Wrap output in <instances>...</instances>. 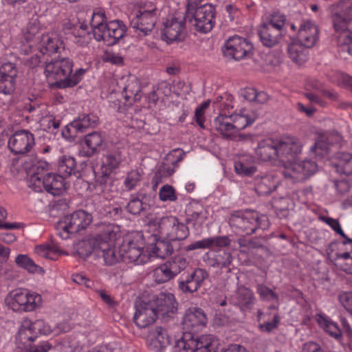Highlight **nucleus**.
I'll return each mask as SVG.
<instances>
[{"label":"nucleus","instance_id":"nucleus-1","mask_svg":"<svg viewBox=\"0 0 352 352\" xmlns=\"http://www.w3.org/2000/svg\"><path fill=\"white\" fill-rule=\"evenodd\" d=\"M122 236L120 227L109 224L102 232L90 239L92 250L102 255L107 265H113L120 261L130 263L132 261V241L124 239L117 252L116 243Z\"/></svg>","mask_w":352,"mask_h":352},{"label":"nucleus","instance_id":"nucleus-2","mask_svg":"<svg viewBox=\"0 0 352 352\" xmlns=\"http://www.w3.org/2000/svg\"><path fill=\"white\" fill-rule=\"evenodd\" d=\"M74 62L69 58L45 61L44 74L50 81H56L59 88L73 87L84 78L87 69L78 68L73 72Z\"/></svg>","mask_w":352,"mask_h":352},{"label":"nucleus","instance_id":"nucleus-3","mask_svg":"<svg viewBox=\"0 0 352 352\" xmlns=\"http://www.w3.org/2000/svg\"><path fill=\"white\" fill-rule=\"evenodd\" d=\"M49 164L45 161H38L33 165V172L28 180V186L35 192H47L56 196L65 189V179L60 174L48 173Z\"/></svg>","mask_w":352,"mask_h":352},{"label":"nucleus","instance_id":"nucleus-4","mask_svg":"<svg viewBox=\"0 0 352 352\" xmlns=\"http://www.w3.org/2000/svg\"><path fill=\"white\" fill-rule=\"evenodd\" d=\"M339 6V3L332 4L329 10L332 15L334 28L340 32L338 45L343 52L352 55V5L346 3L340 11H338Z\"/></svg>","mask_w":352,"mask_h":352},{"label":"nucleus","instance_id":"nucleus-5","mask_svg":"<svg viewBox=\"0 0 352 352\" xmlns=\"http://www.w3.org/2000/svg\"><path fill=\"white\" fill-rule=\"evenodd\" d=\"M219 340L212 335H202L195 338L190 332H186L173 346L175 352H217Z\"/></svg>","mask_w":352,"mask_h":352},{"label":"nucleus","instance_id":"nucleus-6","mask_svg":"<svg viewBox=\"0 0 352 352\" xmlns=\"http://www.w3.org/2000/svg\"><path fill=\"white\" fill-rule=\"evenodd\" d=\"M215 14L216 10L212 4L189 6L187 3L184 20L192 23L197 32L207 33L214 27Z\"/></svg>","mask_w":352,"mask_h":352},{"label":"nucleus","instance_id":"nucleus-7","mask_svg":"<svg viewBox=\"0 0 352 352\" xmlns=\"http://www.w3.org/2000/svg\"><path fill=\"white\" fill-rule=\"evenodd\" d=\"M7 306L14 311H32L42 305V297L36 292L26 289H16L9 292L5 300Z\"/></svg>","mask_w":352,"mask_h":352},{"label":"nucleus","instance_id":"nucleus-8","mask_svg":"<svg viewBox=\"0 0 352 352\" xmlns=\"http://www.w3.org/2000/svg\"><path fill=\"white\" fill-rule=\"evenodd\" d=\"M265 217H258L250 212L236 211L232 213L229 218L230 227L238 232L245 233L247 235L253 234L256 229H265L267 226Z\"/></svg>","mask_w":352,"mask_h":352},{"label":"nucleus","instance_id":"nucleus-9","mask_svg":"<svg viewBox=\"0 0 352 352\" xmlns=\"http://www.w3.org/2000/svg\"><path fill=\"white\" fill-rule=\"evenodd\" d=\"M91 214L82 210L75 211L71 214L66 215L60 221L57 226L58 236L63 239H67L70 234L85 229L91 222Z\"/></svg>","mask_w":352,"mask_h":352},{"label":"nucleus","instance_id":"nucleus-10","mask_svg":"<svg viewBox=\"0 0 352 352\" xmlns=\"http://www.w3.org/2000/svg\"><path fill=\"white\" fill-rule=\"evenodd\" d=\"M36 338L29 324V320H23L16 336L18 349L14 352H48L52 345L47 342H42L38 345L30 346L28 348V342H33Z\"/></svg>","mask_w":352,"mask_h":352},{"label":"nucleus","instance_id":"nucleus-11","mask_svg":"<svg viewBox=\"0 0 352 352\" xmlns=\"http://www.w3.org/2000/svg\"><path fill=\"white\" fill-rule=\"evenodd\" d=\"M318 170L316 162L305 160L300 162L291 163L282 170L284 177L292 183L303 182Z\"/></svg>","mask_w":352,"mask_h":352},{"label":"nucleus","instance_id":"nucleus-12","mask_svg":"<svg viewBox=\"0 0 352 352\" xmlns=\"http://www.w3.org/2000/svg\"><path fill=\"white\" fill-rule=\"evenodd\" d=\"M158 230L161 234L173 241L184 240L190 233L186 225L173 216L162 217L158 223Z\"/></svg>","mask_w":352,"mask_h":352},{"label":"nucleus","instance_id":"nucleus-13","mask_svg":"<svg viewBox=\"0 0 352 352\" xmlns=\"http://www.w3.org/2000/svg\"><path fill=\"white\" fill-rule=\"evenodd\" d=\"M209 276L208 272L202 268H195L182 274L177 281L179 291L185 294H192L197 292L204 281Z\"/></svg>","mask_w":352,"mask_h":352},{"label":"nucleus","instance_id":"nucleus-14","mask_svg":"<svg viewBox=\"0 0 352 352\" xmlns=\"http://www.w3.org/2000/svg\"><path fill=\"white\" fill-rule=\"evenodd\" d=\"M222 50L226 56L240 60L252 55L253 46L246 38L234 36L227 40Z\"/></svg>","mask_w":352,"mask_h":352},{"label":"nucleus","instance_id":"nucleus-15","mask_svg":"<svg viewBox=\"0 0 352 352\" xmlns=\"http://www.w3.org/2000/svg\"><path fill=\"white\" fill-rule=\"evenodd\" d=\"M157 312L164 320L173 318L177 311L178 302L173 293L162 292L151 300Z\"/></svg>","mask_w":352,"mask_h":352},{"label":"nucleus","instance_id":"nucleus-16","mask_svg":"<svg viewBox=\"0 0 352 352\" xmlns=\"http://www.w3.org/2000/svg\"><path fill=\"white\" fill-rule=\"evenodd\" d=\"M135 307L133 320L140 328H145L153 324L160 316L151 300L146 302L140 298L137 299Z\"/></svg>","mask_w":352,"mask_h":352},{"label":"nucleus","instance_id":"nucleus-17","mask_svg":"<svg viewBox=\"0 0 352 352\" xmlns=\"http://www.w3.org/2000/svg\"><path fill=\"white\" fill-rule=\"evenodd\" d=\"M34 144V136L28 130H19L14 132L8 140V147L15 155L25 154L30 152Z\"/></svg>","mask_w":352,"mask_h":352},{"label":"nucleus","instance_id":"nucleus-18","mask_svg":"<svg viewBox=\"0 0 352 352\" xmlns=\"http://www.w3.org/2000/svg\"><path fill=\"white\" fill-rule=\"evenodd\" d=\"M276 144L278 158L283 162L294 160L302 151V144L295 137H283Z\"/></svg>","mask_w":352,"mask_h":352},{"label":"nucleus","instance_id":"nucleus-19","mask_svg":"<svg viewBox=\"0 0 352 352\" xmlns=\"http://www.w3.org/2000/svg\"><path fill=\"white\" fill-rule=\"evenodd\" d=\"M170 344L167 329L161 326L151 329L147 336V345L152 352H165Z\"/></svg>","mask_w":352,"mask_h":352},{"label":"nucleus","instance_id":"nucleus-20","mask_svg":"<svg viewBox=\"0 0 352 352\" xmlns=\"http://www.w3.org/2000/svg\"><path fill=\"white\" fill-rule=\"evenodd\" d=\"M126 34V27L122 21L113 20L106 25L102 32V38L97 41H102L105 45L111 46L116 45Z\"/></svg>","mask_w":352,"mask_h":352},{"label":"nucleus","instance_id":"nucleus-21","mask_svg":"<svg viewBox=\"0 0 352 352\" xmlns=\"http://www.w3.org/2000/svg\"><path fill=\"white\" fill-rule=\"evenodd\" d=\"M186 22L184 16L180 20L175 17L168 20L164 23V28L162 34V39L168 43L183 41L186 36L184 31Z\"/></svg>","mask_w":352,"mask_h":352},{"label":"nucleus","instance_id":"nucleus-22","mask_svg":"<svg viewBox=\"0 0 352 352\" xmlns=\"http://www.w3.org/2000/svg\"><path fill=\"white\" fill-rule=\"evenodd\" d=\"M207 320L206 315L201 308L191 307L184 316L183 324L188 331L197 332L206 326Z\"/></svg>","mask_w":352,"mask_h":352},{"label":"nucleus","instance_id":"nucleus-23","mask_svg":"<svg viewBox=\"0 0 352 352\" xmlns=\"http://www.w3.org/2000/svg\"><path fill=\"white\" fill-rule=\"evenodd\" d=\"M120 162V155L117 153L104 154L102 158L100 170L95 172L96 177H98V181L100 183H105L108 177L118 168Z\"/></svg>","mask_w":352,"mask_h":352},{"label":"nucleus","instance_id":"nucleus-24","mask_svg":"<svg viewBox=\"0 0 352 352\" xmlns=\"http://www.w3.org/2000/svg\"><path fill=\"white\" fill-rule=\"evenodd\" d=\"M104 138L99 132H92L84 137L80 153L85 157H91L98 153L102 148Z\"/></svg>","mask_w":352,"mask_h":352},{"label":"nucleus","instance_id":"nucleus-25","mask_svg":"<svg viewBox=\"0 0 352 352\" xmlns=\"http://www.w3.org/2000/svg\"><path fill=\"white\" fill-rule=\"evenodd\" d=\"M98 118L94 113H82L78 116V118L75 119L71 122L69 126H67L65 130L63 131L62 134L65 138L69 137V127L74 128L77 132H81L83 130L95 127L98 122Z\"/></svg>","mask_w":352,"mask_h":352},{"label":"nucleus","instance_id":"nucleus-26","mask_svg":"<svg viewBox=\"0 0 352 352\" xmlns=\"http://www.w3.org/2000/svg\"><path fill=\"white\" fill-rule=\"evenodd\" d=\"M185 154L186 153L182 149L173 150L172 153L168 154L164 159L158 172L163 177L172 175L175 173V168L184 159Z\"/></svg>","mask_w":352,"mask_h":352},{"label":"nucleus","instance_id":"nucleus-27","mask_svg":"<svg viewBox=\"0 0 352 352\" xmlns=\"http://www.w3.org/2000/svg\"><path fill=\"white\" fill-rule=\"evenodd\" d=\"M65 29L70 31L72 36V40L74 43L80 46L87 45L91 39L92 32L89 30L88 26L85 23L73 25L70 23L64 24Z\"/></svg>","mask_w":352,"mask_h":352},{"label":"nucleus","instance_id":"nucleus-28","mask_svg":"<svg viewBox=\"0 0 352 352\" xmlns=\"http://www.w3.org/2000/svg\"><path fill=\"white\" fill-rule=\"evenodd\" d=\"M38 47L43 55L51 56L63 48V41L55 34H42Z\"/></svg>","mask_w":352,"mask_h":352},{"label":"nucleus","instance_id":"nucleus-29","mask_svg":"<svg viewBox=\"0 0 352 352\" xmlns=\"http://www.w3.org/2000/svg\"><path fill=\"white\" fill-rule=\"evenodd\" d=\"M255 154L258 160L263 162H270L278 158L277 144L272 139L261 141L256 148Z\"/></svg>","mask_w":352,"mask_h":352},{"label":"nucleus","instance_id":"nucleus-30","mask_svg":"<svg viewBox=\"0 0 352 352\" xmlns=\"http://www.w3.org/2000/svg\"><path fill=\"white\" fill-rule=\"evenodd\" d=\"M144 236L142 231L133 232V264L142 265L150 260L149 254L144 252Z\"/></svg>","mask_w":352,"mask_h":352},{"label":"nucleus","instance_id":"nucleus-31","mask_svg":"<svg viewBox=\"0 0 352 352\" xmlns=\"http://www.w3.org/2000/svg\"><path fill=\"white\" fill-rule=\"evenodd\" d=\"M318 28L311 22L301 25L298 34V42L306 48L313 47L318 39Z\"/></svg>","mask_w":352,"mask_h":352},{"label":"nucleus","instance_id":"nucleus-32","mask_svg":"<svg viewBox=\"0 0 352 352\" xmlns=\"http://www.w3.org/2000/svg\"><path fill=\"white\" fill-rule=\"evenodd\" d=\"M107 19L103 9L98 8L93 10L91 15L90 25L94 38L98 41L102 38V32L107 25Z\"/></svg>","mask_w":352,"mask_h":352},{"label":"nucleus","instance_id":"nucleus-33","mask_svg":"<svg viewBox=\"0 0 352 352\" xmlns=\"http://www.w3.org/2000/svg\"><path fill=\"white\" fill-rule=\"evenodd\" d=\"M258 35L264 46L273 47L283 39V32L262 24L258 30Z\"/></svg>","mask_w":352,"mask_h":352},{"label":"nucleus","instance_id":"nucleus-34","mask_svg":"<svg viewBox=\"0 0 352 352\" xmlns=\"http://www.w3.org/2000/svg\"><path fill=\"white\" fill-rule=\"evenodd\" d=\"M213 128L227 139H233L236 135L230 116L220 113L212 122Z\"/></svg>","mask_w":352,"mask_h":352},{"label":"nucleus","instance_id":"nucleus-35","mask_svg":"<svg viewBox=\"0 0 352 352\" xmlns=\"http://www.w3.org/2000/svg\"><path fill=\"white\" fill-rule=\"evenodd\" d=\"M43 109L44 106L30 105L28 107L29 112H36L37 113L36 116L38 117L40 126L44 131L58 129L60 126V120L50 113H42L40 117L38 113Z\"/></svg>","mask_w":352,"mask_h":352},{"label":"nucleus","instance_id":"nucleus-36","mask_svg":"<svg viewBox=\"0 0 352 352\" xmlns=\"http://www.w3.org/2000/svg\"><path fill=\"white\" fill-rule=\"evenodd\" d=\"M16 78L0 77V106L8 107L13 102Z\"/></svg>","mask_w":352,"mask_h":352},{"label":"nucleus","instance_id":"nucleus-37","mask_svg":"<svg viewBox=\"0 0 352 352\" xmlns=\"http://www.w3.org/2000/svg\"><path fill=\"white\" fill-rule=\"evenodd\" d=\"M150 236L154 241L152 244L150 251L157 258L164 259L170 256L174 248L170 239H158L157 235L151 234Z\"/></svg>","mask_w":352,"mask_h":352},{"label":"nucleus","instance_id":"nucleus-38","mask_svg":"<svg viewBox=\"0 0 352 352\" xmlns=\"http://www.w3.org/2000/svg\"><path fill=\"white\" fill-rule=\"evenodd\" d=\"M157 21V14H136L133 19V29L139 30L146 36L153 29Z\"/></svg>","mask_w":352,"mask_h":352},{"label":"nucleus","instance_id":"nucleus-39","mask_svg":"<svg viewBox=\"0 0 352 352\" xmlns=\"http://www.w3.org/2000/svg\"><path fill=\"white\" fill-rule=\"evenodd\" d=\"M333 164L336 171L346 175H352V155L339 152L335 154Z\"/></svg>","mask_w":352,"mask_h":352},{"label":"nucleus","instance_id":"nucleus-40","mask_svg":"<svg viewBox=\"0 0 352 352\" xmlns=\"http://www.w3.org/2000/svg\"><path fill=\"white\" fill-rule=\"evenodd\" d=\"M206 219L203 206L198 203L190 206L188 209L186 223L191 224L195 229H199L202 226Z\"/></svg>","mask_w":352,"mask_h":352},{"label":"nucleus","instance_id":"nucleus-41","mask_svg":"<svg viewBox=\"0 0 352 352\" xmlns=\"http://www.w3.org/2000/svg\"><path fill=\"white\" fill-rule=\"evenodd\" d=\"M255 302L253 292L244 286L240 287L236 294V304L242 311L250 310Z\"/></svg>","mask_w":352,"mask_h":352},{"label":"nucleus","instance_id":"nucleus-42","mask_svg":"<svg viewBox=\"0 0 352 352\" xmlns=\"http://www.w3.org/2000/svg\"><path fill=\"white\" fill-rule=\"evenodd\" d=\"M276 188V185L272 175L256 176L254 179V188L260 196L270 195Z\"/></svg>","mask_w":352,"mask_h":352},{"label":"nucleus","instance_id":"nucleus-43","mask_svg":"<svg viewBox=\"0 0 352 352\" xmlns=\"http://www.w3.org/2000/svg\"><path fill=\"white\" fill-rule=\"evenodd\" d=\"M230 116L232 120L235 135L239 131L251 125L256 118L254 113H250L246 110L241 111L239 113L232 114Z\"/></svg>","mask_w":352,"mask_h":352},{"label":"nucleus","instance_id":"nucleus-44","mask_svg":"<svg viewBox=\"0 0 352 352\" xmlns=\"http://www.w3.org/2000/svg\"><path fill=\"white\" fill-rule=\"evenodd\" d=\"M76 160L73 157L63 155L60 157L58 163V171L63 177L75 175L79 179L80 173L76 171Z\"/></svg>","mask_w":352,"mask_h":352},{"label":"nucleus","instance_id":"nucleus-45","mask_svg":"<svg viewBox=\"0 0 352 352\" xmlns=\"http://www.w3.org/2000/svg\"><path fill=\"white\" fill-rule=\"evenodd\" d=\"M252 157H244L234 163L236 174L241 176H251L256 172V167L252 164Z\"/></svg>","mask_w":352,"mask_h":352},{"label":"nucleus","instance_id":"nucleus-46","mask_svg":"<svg viewBox=\"0 0 352 352\" xmlns=\"http://www.w3.org/2000/svg\"><path fill=\"white\" fill-rule=\"evenodd\" d=\"M165 263L175 277L183 271H185L189 265V262L187 259L184 256L179 254L171 257Z\"/></svg>","mask_w":352,"mask_h":352},{"label":"nucleus","instance_id":"nucleus-47","mask_svg":"<svg viewBox=\"0 0 352 352\" xmlns=\"http://www.w3.org/2000/svg\"><path fill=\"white\" fill-rule=\"evenodd\" d=\"M333 261L336 267L352 274V256L349 252L336 253Z\"/></svg>","mask_w":352,"mask_h":352},{"label":"nucleus","instance_id":"nucleus-48","mask_svg":"<svg viewBox=\"0 0 352 352\" xmlns=\"http://www.w3.org/2000/svg\"><path fill=\"white\" fill-rule=\"evenodd\" d=\"M34 252L40 256L54 259L55 256L60 254V250L53 243H45L35 246Z\"/></svg>","mask_w":352,"mask_h":352},{"label":"nucleus","instance_id":"nucleus-49","mask_svg":"<svg viewBox=\"0 0 352 352\" xmlns=\"http://www.w3.org/2000/svg\"><path fill=\"white\" fill-rule=\"evenodd\" d=\"M285 24V15L278 11L270 14L266 19V21L263 23V25L271 27L272 28H275L276 30H278L283 32Z\"/></svg>","mask_w":352,"mask_h":352},{"label":"nucleus","instance_id":"nucleus-50","mask_svg":"<svg viewBox=\"0 0 352 352\" xmlns=\"http://www.w3.org/2000/svg\"><path fill=\"white\" fill-rule=\"evenodd\" d=\"M174 278L175 276L165 263L159 265L153 271V279L157 284L167 283Z\"/></svg>","mask_w":352,"mask_h":352},{"label":"nucleus","instance_id":"nucleus-51","mask_svg":"<svg viewBox=\"0 0 352 352\" xmlns=\"http://www.w3.org/2000/svg\"><path fill=\"white\" fill-rule=\"evenodd\" d=\"M287 51L289 57L294 62H296L298 64H301L305 61L306 57L305 54V50L304 48V45L300 43H291L287 47Z\"/></svg>","mask_w":352,"mask_h":352},{"label":"nucleus","instance_id":"nucleus-52","mask_svg":"<svg viewBox=\"0 0 352 352\" xmlns=\"http://www.w3.org/2000/svg\"><path fill=\"white\" fill-rule=\"evenodd\" d=\"M136 14H157L156 6L148 0H135L133 2V12Z\"/></svg>","mask_w":352,"mask_h":352},{"label":"nucleus","instance_id":"nucleus-53","mask_svg":"<svg viewBox=\"0 0 352 352\" xmlns=\"http://www.w3.org/2000/svg\"><path fill=\"white\" fill-rule=\"evenodd\" d=\"M29 324L36 337L39 334L49 335L53 331L49 324L43 319H38L34 322L29 320Z\"/></svg>","mask_w":352,"mask_h":352},{"label":"nucleus","instance_id":"nucleus-54","mask_svg":"<svg viewBox=\"0 0 352 352\" xmlns=\"http://www.w3.org/2000/svg\"><path fill=\"white\" fill-rule=\"evenodd\" d=\"M322 320L320 321L321 325L323 326L324 329L331 337L339 340L342 338V331L338 324L332 321L327 320L325 318L321 317Z\"/></svg>","mask_w":352,"mask_h":352},{"label":"nucleus","instance_id":"nucleus-55","mask_svg":"<svg viewBox=\"0 0 352 352\" xmlns=\"http://www.w3.org/2000/svg\"><path fill=\"white\" fill-rule=\"evenodd\" d=\"M15 261L19 266L23 267L29 272L35 273L38 270V266L36 265L35 263L27 255H18Z\"/></svg>","mask_w":352,"mask_h":352},{"label":"nucleus","instance_id":"nucleus-56","mask_svg":"<svg viewBox=\"0 0 352 352\" xmlns=\"http://www.w3.org/2000/svg\"><path fill=\"white\" fill-rule=\"evenodd\" d=\"M40 26L36 21L30 22L27 28L26 31L24 32V38L28 41H32L35 38H40Z\"/></svg>","mask_w":352,"mask_h":352},{"label":"nucleus","instance_id":"nucleus-57","mask_svg":"<svg viewBox=\"0 0 352 352\" xmlns=\"http://www.w3.org/2000/svg\"><path fill=\"white\" fill-rule=\"evenodd\" d=\"M273 207L279 218H287L289 216V210L287 199L283 198L278 199L274 201Z\"/></svg>","mask_w":352,"mask_h":352},{"label":"nucleus","instance_id":"nucleus-58","mask_svg":"<svg viewBox=\"0 0 352 352\" xmlns=\"http://www.w3.org/2000/svg\"><path fill=\"white\" fill-rule=\"evenodd\" d=\"M18 71L14 63L7 62L0 67V77L14 78L17 76Z\"/></svg>","mask_w":352,"mask_h":352},{"label":"nucleus","instance_id":"nucleus-59","mask_svg":"<svg viewBox=\"0 0 352 352\" xmlns=\"http://www.w3.org/2000/svg\"><path fill=\"white\" fill-rule=\"evenodd\" d=\"M256 292L262 300H270L278 299V295L271 289L263 284H258L256 286Z\"/></svg>","mask_w":352,"mask_h":352},{"label":"nucleus","instance_id":"nucleus-60","mask_svg":"<svg viewBox=\"0 0 352 352\" xmlns=\"http://www.w3.org/2000/svg\"><path fill=\"white\" fill-rule=\"evenodd\" d=\"M216 258L221 265V269L227 268L228 272H231V269L229 267L233 261L231 252L227 251L219 252L216 255Z\"/></svg>","mask_w":352,"mask_h":352},{"label":"nucleus","instance_id":"nucleus-61","mask_svg":"<svg viewBox=\"0 0 352 352\" xmlns=\"http://www.w3.org/2000/svg\"><path fill=\"white\" fill-rule=\"evenodd\" d=\"M237 243L240 248L257 249L263 246L262 239L258 237H254L249 240L241 237L238 239Z\"/></svg>","mask_w":352,"mask_h":352},{"label":"nucleus","instance_id":"nucleus-62","mask_svg":"<svg viewBox=\"0 0 352 352\" xmlns=\"http://www.w3.org/2000/svg\"><path fill=\"white\" fill-rule=\"evenodd\" d=\"M210 249L217 248L228 247L231 243V239L228 236H217L208 237Z\"/></svg>","mask_w":352,"mask_h":352},{"label":"nucleus","instance_id":"nucleus-63","mask_svg":"<svg viewBox=\"0 0 352 352\" xmlns=\"http://www.w3.org/2000/svg\"><path fill=\"white\" fill-rule=\"evenodd\" d=\"M7 211L0 206V229L6 230H11L20 228V223L6 222L7 218Z\"/></svg>","mask_w":352,"mask_h":352},{"label":"nucleus","instance_id":"nucleus-64","mask_svg":"<svg viewBox=\"0 0 352 352\" xmlns=\"http://www.w3.org/2000/svg\"><path fill=\"white\" fill-rule=\"evenodd\" d=\"M159 196L162 201H175L177 199L175 190L170 185L163 186L160 190Z\"/></svg>","mask_w":352,"mask_h":352}]
</instances>
